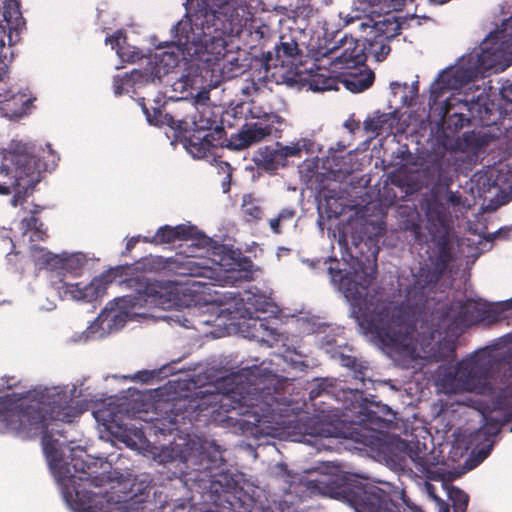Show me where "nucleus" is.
I'll return each instance as SVG.
<instances>
[{
  "label": "nucleus",
  "mask_w": 512,
  "mask_h": 512,
  "mask_svg": "<svg viewBox=\"0 0 512 512\" xmlns=\"http://www.w3.org/2000/svg\"><path fill=\"white\" fill-rule=\"evenodd\" d=\"M379 246L372 238L354 242L347 248L352 272L343 273L329 267L333 282L352 306V314L366 334L374 335L384 346L402 357L426 362L454 360L456 343L443 338L439 327L428 320L420 324L419 330L409 322L410 313L404 306L388 300L368 298L369 286L377 275Z\"/></svg>",
  "instance_id": "nucleus-1"
},
{
  "label": "nucleus",
  "mask_w": 512,
  "mask_h": 512,
  "mask_svg": "<svg viewBox=\"0 0 512 512\" xmlns=\"http://www.w3.org/2000/svg\"><path fill=\"white\" fill-rule=\"evenodd\" d=\"M61 397H49L35 391L13 392L0 396V432H11L23 439L41 436L44 454L57 482L62 486L65 497L80 502L81 512H127L121 502L97 501L87 487H101L105 475L93 476L89 457L81 447L71 449L70 461H63V453L58 447L54 434L63 436L59 422L71 423L77 415L74 407Z\"/></svg>",
  "instance_id": "nucleus-2"
},
{
  "label": "nucleus",
  "mask_w": 512,
  "mask_h": 512,
  "mask_svg": "<svg viewBox=\"0 0 512 512\" xmlns=\"http://www.w3.org/2000/svg\"><path fill=\"white\" fill-rule=\"evenodd\" d=\"M240 376H234L229 382L230 387L224 391L206 389L196 405L199 413L209 421L234 431L243 430L248 421L241 416H253L255 421H268L276 413L284 396L281 384L275 378H266L258 383H244Z\"/></svg>",
  "instance_id": "nucleus-3"
},
{
  "label": "nucleus",
  "mask_w": 512,
  "mask_h": 512,
  "mask_svg": "<svg viewBox=\"0 0 512 512\" xmlns=\"http://www.w3.org/2000/svg\"><path fill=\"white\" fill-rule=\"evenodd\" d=\"M238 0H202L204 7L174 26L178 50L189 57L224 49L226 36L233 33V17Z\"/></svg>",
  "instance_id": "nucleus-4"
},
{
  "label": "nucleus",
  "mask_w": 512,
  "mask_h": 512,
  "mask_svg": "<svg viewBox=\"0 0 512 512\" xmlns=\"http://www.w3.org/2000/svg\"><path fill=\"white\" fill-rule=\"evenodd\" d=\"M124 278L119 285L129 291L121 298L125 307L136 308L145 305L164 306L171 302V286L168 283L150 280L144 272H170L178 275H196L198 267L192 256L176 255L163 257L149 255L133 264H126Z\"/></svg>",
  "instance_id": "nucleus-5"
},
{
  "label": "nucleus",
  "mask_w": 512,
  "mask_h": 512,
  "mask_svg": "<svg viewBox=\"0 0 512 512\" xmlns=\"http://www.w3.org/2000/svg\"><path fill=\"white\" fill-rule=\"evenodd\" d=\"M391 0H353L350 11H340L339 17L349 25L360 21L359 29L368 32L363 37L367 57L373 56L377 62L383 61L390 52L389 42L397 34L399 25L388 18L375 20L373 15L380 17L389 8Z\"/></svg>",
  "instance_id": "nucleus-6"
},
{
  "label": "nucleus",
  "mask_w": 512,
  "mask_h": 512,
  "mask_svg": "<svg viewBox=\"0 0 512 512\" xmlns=\"http://www.w3.org/2000/svg\"><path fill=\"white\" fill-rule=\"evenodd\" d=\"M318 482L326 486L332 497L349 503L356 512H400L389 493L377 486L362 484L351 475L324 476ZM403 512L423 511L414 507Z\"/></svg>",
  "instance_id": "nucleus-7"
},
{
  "label": "nucleus",
  "mask_w": 512,
  "mask_h": 512,
  "mask_svg": "<svg viewBox=\"0 0 512 512\" xmlns=\"http://www.w3.org/2000/svg\"><path fill=\"white\" fill-rule=\"evenodd\" d=\"M512 47V16L505 19L501 28L491 33L479 46L474 49L460 64L457 65L468 83L483 78L485 73L491 70L496 71L501 58L503 48Z\"/></svg>",
  "instance_id": "nucleus-8"
},
{
  "label": "nucleus",
  "mask_w": 512,
  "mask_h": 512,
  "mask_svg": "<svg viewBox=\"0 0 512 512\" xmlns=\"http://www.w3.org/2000/svg\"><path fill=\"white\" fill-rule=\"evenodd\" d=\"M127 269H129L128 266H115L94 277L90 283L85 285L71 283L53 275L51 286L57 291L61 299L91 302L103 296L109 284L117 281V279L122 280Z\"/></svg>",
  "instance_id": "nucleus-9"
},
{
  "label": "nucleus",
  "mask_w": 512,
  "mask_h": 512,
  "mask_svg": "<svg viewBox=\"0 0 512 512\" xmlns=\"http://www.w3.org/2000/svg\"><path fill=\"white\" fill-rule=\"evenodd\" d=\"M490 368L491 360L484 353H475L444 376V386L453 391H473L485 383Z\"/></svg>",
  "instance_id": "nucleus-10"
},
{
  "label": "nucleus",
  "mask_w": 512,
  "mask_h": 512,
  "mask_svg": "<svg viewBox=\"0 0 512 512\" xmlns=\"http://www.w3.org/2000/svg\"><path fill=\"white\" fill-rule=\"evenodd\" d=\"M0 174L11 180L10 185L30 187L39 181V159L26 149L10 150L3 154Z\"/></svg>",
  "instance_id": "nucleus-11"
},
{
  "label": "nucleus",
  "mask_w": 512,
  "mask_h": 512,
  "mask_svg": "<svg viewBox=\"0 0 512 512\" xmlns=\"http://www.w3.org/2000/svg\"><path fill=\"white\" fill-rule=\"evenodd\" d=\"M31 255L35 264L39 269H44L49 272V281L53 275L66 280V274H77V272L84 266L85 258L81 254H71L61 256L48 251L46 248L32 245Z\"/></svg>",
  "instance_id": "nucleus-12"
},
{
  "label": "nucleus",
  "mask_w": 512,
  "mask_h": 512,
  "mask_svg": "<svg viewBox=\"0 0 512 512\" xmlns=\"http://www.w3.org/2000/svg\"><path fill=\"white\" fill-rule=\"evenodd\" d=\"M468 84V78H465L458 66L443 71L431 84L428 105L431 110L439 111L443 118L449 113L452 103L448 98L442 100V97L450 90H459Z\"/></svg>",
  "instance_id": "nucleus-13"
},
{
  "label": "nucleus",
  "mask_w": 512,
  "mask_h": 512,
  "mask_svg": "<svg viewBox=\"0 0 512 512\" xmlns=\"http://www.w3.org/2000/svg\"><path fill=\"white\" fill-rule=\"evenodd\" d=\"M322 57L332 56V63L340 69L365 67L367 52L363 40L344 36L337 45L319 52Z\"/></svg>",
  "instance_id": "nucleus-14"
},
{
  "label": "nucleus",
  "mask_w": 512,
  "mask_h": 512,
  "mask_svg": "<svg viewBox=\"0 0 512 512\" xmlns=\"http://www.w3.org/2000/svg\"><path fill=\"white\" fill-rule=\"evenodd\" d=\"M215 123V120L210 119H207L205 124H198L195 121L198 134L190 136L185 144L189 153L194 157L204 158L211 152L212 148L223 145L226 140V132L222 126L218 125L212 129L211 127Z\"/></svg>",
  "instance_id": "nucleus-15"
},
{
  "label": "nucleus",
  "mask_w": 512,
  "mask_h": 512,
  "mask_svg": "<svg viewBox=\"0 0 512 512\" xmlns=\"http://www.w3.org/2000/svg\"><path fill=\"white\" fill-rule=\"evenodd\" d=\"M143 242L154 245L171 244L176 241L192 240V245L207 248L210 246L211 238L199 233L195 226L180 224L175 227L164 225L157 229L151 237L144 236Z\"/></svg>",
  "instance_id": "nucleus-16"
},
{
  "label": "nucleus",
  "mask_w": 512,
  "mask_h": 512,
  "mask_svg": "<svg viewBox=\"0 0 512 512\" xmlns=\"http://www.w3.org/2000/svg\"><path fill=\"white\" fill-rule=\"evenodd\" d=\"M295 31L284 33L280 36L279 42L275 45L273 52H268L265 58L266 66L269 67H288L295 65L297 59L301 56L302 50L297 42ZM300 34V31H296Z\"/></svg>",
  "instance_id": "nucleus-17"
},
{
  "label": "nucleus",
  "mask_w": 512,
  "mask_h": 512,
  "mask_svg": "<svg viewBox=\"0 0 512 512\" xmlns=\"http://www.w3.org/2000/svg\"><path fill=\"white\" fill-rule=\"evenodd\" d=\"M396 447L403 450L411 459L416 470L426 477L432 478L434 468L439 464V459L432 451L428 450L425 443H421L420 441L408 443L398 439Z\"/></svg>",
  "instance_id": "nucleus-18"
},
{
  "label": "nucleus",
  "mask_w": 512,
  "mask_h": 512,
  "mask_svg": "<svg viewBox=\"0 0 512 512\" xmlns=\"http://www.w3.org/2000/svg\"><path fill=\"white\" fill-rule=\"evenodd\" d=\"M425 216L430 237L450 235L452 228L451 213L446 204L436 197L428 199L425 204Z\"/></svg>",
  "instance_id": "nucleus-19"
},
{
  "label": "nucleus",
  "mask_w": 512,
  "mask_h": 512,
  "mask_svg": "<svg viewBox=\"0 0 512 512\" xmlns=\"http://www.w3.org/2000/svg\"><path fill=\"white\" fill-rule=\"evenodd\" d=\"M273 123L255 122L251 125L245 124V129L232 135L228 141L227 147L234 150H242L250 145L263 140L272 134Z\"/></svg>",
  "instance_id": "nucleus-20"
},
{
  "label": "nucleus",
  "mask_w": 512,
  "mask_h": 512,
  "mask_svg": "<svg viewBox=\"0 0 512 512\" xmlns=\"http://www.w3.org/2000/svg\"><path fill=\"white\" fill-rule=\"evenodd\" d=\"M179 61V53L174 50L157 52L149 58L144 68V75L152 80H161L163 76L178 66Z\"/></svg>",
  "instance_id": "nucleus-21"
},
{
  "label": "nucleus",
  "mask_w": 512,
  "mask_h": 512,
  "mask_svg": "<svg viewBox=\"0 0 512 512\" xmlns=\"http://www.w3.org/2000/svg\"><path fill=\"white\" fill-rule=\"evenodd\" d=\"M3 96L0 98V112L6 118L19 119L31 109L33 99L26 92Z\"/></svg>",
  "instance_id": "nucleus-22"
},
{
  "label": "nucleus",
  "mask_w": 512,
  "mask_h": 512,
  "mask_svg": "<svg viewBox=\"0 0 512 512\" xmlns=\"http://www.w3.org/2000/svg\"><path fill=\"white\" fill-rule=\"evenodd\" d=\"M443 273L434 268V266L424 265L421 266L417 274H414V282L411 287L407 290V297H416L424 295L425 290L436 284L442 277Z\"/></svg>",
  "instance_id": "nucleus-23"
},
{
  "label": "nucleus",
  "mask_w": 512,
  "mask_h": 512,
  "mask_svg": "<svg viewBox=\"0 0 512 512\" xmlns=\"http://www.w3.org/2000/svg\"><path fill=\"white\" fill-rule=\"evenodd\" d=\"M252 161L258 169L266 172H274L280 166H284L277 147L273 148L271 146L260 147L254 153Z\"/></svg>",
  "instance_id": "nucleus-24"
},
{
  "label": "nucleus",
  "mask_w": 512,
  "mask_h": 512,
  "mask_svg": "<svg viewBox=\"0 0 512 512\" xmlns=\"http://www.w3.org/2000/svg\"><path fill=\"white\" fill-rule=\"evenodd\" d=\"M430 238L436 242L437 246L436 255L430 258L431 265L444 274L453 258L450 237L449 235H440Z\"/></svg>",
  "instance_id": "nucleus-25"
},
{
  "label": "nucleus",
  "mask_w": 512,
  "mask_h": 512,
  "mask_svg": "<svg viewBox=\"0 0 512 512\" xmlns=\"http://www.w3.org/2000/svg\"><path fill=\"white\" fill-rule=\"evenodd\" d=\"M328 72L324 68L317 67L316 71L309 76V88L314 92L339 90V83H341L339 78L329 75Z\"/></svg>",
  "instance_id": "nucleus-26"
},
{
  "label": "nucleus",
  "mask_w": 512,
  "mask_h": 512,
  "mask_svg": "<svg viewBox=\"0 0 512 512\" xmlns=\"http://www.w3.org/2000/svg\"><path fill=\"white\" fill-rule=\"evenodd\" d=\"M375 74L371 70H360L358 73L345 75L340 82L353 93H359L368 89L374 82Z\"/></svg>",
  "instance_id": "nucleus-27"
},
{
  "label": "nucleus",
  "mask_w": 512,
  "mask_h": 512,
  "mask_svg": "<svg viewBox=\"0 0 512 512\" xmlns=\"http://www.w3.org/2000/svg\"><path fill=\"white\" fill-rule=\"evenodd\" d=\"M244 220L248 223L257 222L262 219L263 209L260 201L252 194H244L240 207Z\"/></svg>",
  "instance_id": "nucleus-28"
},
{
  "label": "nucleus",
  "mask_w": 512,
  "mask_h": 512,
  "mask_svg": "<svg viewBox=\"0 0 512 512\" xmlns=\"http://www.w3.org/2000/svg\"><path fill=\"white\" fill-rule=\"evenodd\" d=\"M0 16L7 22L10 28L18 27L23 23L18 0H0Z\"/></svg>",
  "instance_id": "nucleus-29"
},
{
  "label": "nucleus",
  "mask_w": 512,
  "mask_h": 512,
  "mask_svg": "<svg viewBox=\"0 0 512 512\" xmlns=\"http://www.w3.org/2000/svg\"><path fill=\"white\" fill-rule=\"evenodd\" d=\"M505 377L506 384L499 389L492 403L495 410L512 412V371Z\"/></svg>",
  "instance_id": "nucleus-30"
},
{
  "label": "nucleus",
  "mask_w": 512,
  "mask_h": 512,
  "mask_svg": "<svg viewBox=\"0 0 512 512\" xmlns=\"http://www.w3.org/2000/svg\"><path fill=\"white\" fill-rule=\"evenodd\" d=\"M120 440L133 449H144L148 444L143 430L135 426L125 427L120 436Z\"/></svg>",
  "instance_id": "nucleus-31"
},
{
  "label": "nucleus",
  "mask_w": 512,
  "mask_h": 512,
  "mask_svg": "<svg viewBox=\"0 0 512 512\" xmlns=\"http://www.w3.org/2000/svg\"><path fill=\"white\" fill-rule=\"evenodd\" d=\"M341 362L344 367L352 371L353 378L361 383V387H365V381L368 378V366L353 356H342Z\"/></svg>",
  "instance_id": "nucleus-32"
},
{
  "label": "nucleus",
  "mask_w": 512,
  "mask_h": 512,
  "mask_svg": "<svg viewBox=\"0 0 512 512\" xmlns=\"http://www.w3.org/2000/svg\"><path fill=\"white\" fill-rule=\"evenodd\" d=\"M142 77V72L138 70H133L130 73H125L123 76H117L113 81L114 93L116 95H121L125 92L129 91V88H132L134 83L138 81L139 78Z\"/></svg>",
  "instance_id": "nucleus-33"
},
{
  "label": "nucleus",
  "mask_w": 512,
  "mask_h": 512,
  "mask_svg": "<svg viewBox=\"0 0 512 512\" xmlns=\"http://www.w3.org/2000/svg\"><path fill=\"white\" fill-rule=\"evenodd\" d=\"M443 166V162L436 161L427 167L426 172L432 176L435 185L448 187L452 183V178Z\"/></svg>",
  "instance_id": "nucleus-34"
},
{
  "label": "nucleus",
  "mask_w": 512,
  "mask_h": 512,
  "mask_svg": "<svg viewBox=\"0 0 512 512\" xmlns=\"http://www.w3.org/2000/svg\"><path fill=\"white\" fill-rule=\"evenodd\" d=\"M144 114L146 115V118L150 124H153L155 126H162V125H171L173 122V117L167 113H164L163 110L159 107L152 108V111H150L144 103L141 104Z\"/></svg>",
  "instance_id": "nucleus-35"
},
{
  "label": "nucleus",
  "mask_w": 512,
  "mask_h": 512,
  "mask_svg": "<svg viewBox=\"0 0 512 512\" xmlns=\"http://www.w3.org/2000/svg\"><path fill=\"white\" fill-rule=\"evenodd\" d=\"M248 117L252 119L263 120L265 123H274L279 121V116L274 112H266L257 105L255 101H251L246 107Z\"/></svg>",
  "instance_id": "nucleus-36"
},
{
  "label": "nucleus",
  "mask_w": 512,
  "mask_h": 512,
  "mask_svg": "<svg viewBox=\"0 0 512 512\" xmlns=\"http://www.w3.org/2000/svg\"><path fill=\"white\" fill-rule=\"evenodd\" d=\"M389 121V116L385 113L376 115L372 118H367L364 121V129L367 132H371L376 136L382 134L385 129V125Z\"/></svg>",
  "instance_id": "nucleus-37"
},
{
  "label": "nucleus",
  "mask_w": 512,
  "mask_h": 512,
  "mask_svg": "<svg viewBox=\"0 0 512 512\" xmlns=\"http://www.w3.org/2000/svg\"><path fill=\"white\" fill-rule=\"evenodd\" d=\"M449 498L452 501L454 512H466L469 496L467 493L459 488H451L449 491Z\"/></svg>",
  "instance_id": "nucleus-38"
},
{
  "label": "nucleus",
  "mask_w": 512,
  "mask_h": 512,
  "mask_svg": "<svg viewBox=\"0 0 512 512\" xmlns=\"http://www.w3.org/2000/svg\"><path fill=\"white\" fill-rule=\"evenodd\" d=\"M266 83L262 77L251 78L245 81V85L241 88V92L244 96L251 97L257 96L265 92Z\"/></svg>",
  "instance_id": "nucleus-39"
},
{
  "label": "nucleus",
  "mask_w": 512,
  "mask_h": 512,
  "mask_svg": "<svg viewBox=\"0 0 512 512\" xmlns=\"http://www.w3.org/2000/svg\"><path fill=\"white\" fill-rule=\"evenodd\" d=\"M19 27L20 25L18 27L10 28L7 22L3 19V16H0V81L6 74V65L4 62L6 56L3 54V49L5 47L6 29H9L10 31L18 30Z\"/></svg>",
  "instance_id": "nucleus-40"
},
{
  "label": "nucleus",
  "mask_w": 512,
  "mask_h": 512,
  "mask_svg": "<svg viewBox=\"0 0 512 512\" xmlns=\"http://www.w3.org/2000/svg\"><path fill=\"white\" fill-rule=\"evenodd\" d=\"M489 313L494 320H501L512 316V298L506 301L496 303Z\"/></svg>",
  "instance_id": "nucleus-41"
},
{
  "label": "nucleus",
  "mask_w": 512,
  "mask_h": 512,
  "mask_svg": "<svg viewBox=\"0 0 512 512\" xmlns=\"http://www.w3.org/2000/svg\"><path fill=\"white\" fill-rule=\"evenodd\" d=\"M404 229L410 233L415 242L422 244L428 241V235L423 231L419 221L408 220L405 223Z\"/></svg>",
  "instance_id": "nucleus-42"
},
{
  "label": "nucleus",
  "mask_w": 512,
  "mask_h": 512,
  "mask_svg": "<svg viewBox=\"0 0 512 512\" xmlns=\"http://www.w3.org/2000/svg\"><path fill=\"white\" fill-rule=\"evenodd\" d=\"M303 147L304 144L300 145L299 142L286 146H282L279 143H277V150L279 152L280 157L282 158L283 165L285 166L287 158L299 157Z\"/></svg>",
  "instance_id": "nucleus-43"
},
{
  "label": "nucleus",
  "mask_w": 512,
  "mask_h": 512,
  "mask_svg": "<svg viewBox=\"0 0 512 512\" xmlns=\"http://www.w3.org/2000/svg\"><path fill=\"white\" fill-rule=\"evenodd\" d=\"M259 326L260 329L263 330L260 336L261 341L266 343L269 347H272L274 342L279 340L280 334L276 329L265 326L262 321L259 322Z\"/></svg>",
  "instance_id": "nucleus-44"
},
{
  "label": "nucleus",
  "mask_w": 512,
  "mask_h": 512,
  "mask_svg": "<svg viewBox=\"0 0 512 512\" xmlns=\"http://www.w3.org/2000/svg\"><path fill=\"white\" fill-rule=\"evenodd\" d=\"M238 266L240 267L239 271L241 272L240 277L247 281L252 280V278H253V270H252L253 262L249 258L244 257L239 261Z\"/></svg>",
  "instance_id": "nucleus-45"
},
{
  "label": "nucleus",
  "mask_w": 512,
  "mask_h": 512,
  "mask_svg": "<svg viewBox=\"0 0 512 512\" xmlns=\"http://www.w3.org/2000/svg\"><path fill=\"white\" fill-rule=\"evenodd\" d=\"M38 225L43 226V222L36 216L31 215L21 220L20 229L23 231V234H26L29 231L32 232Z\"/></svg>",
  "instance_id": "nucleus-46"
},
{
  "label": "nucleus",
  "mask_w": 512,
  "mask_h": 512,
  "mask_svg": "<svg viewBox=\"0 0 512 512\" xmlns=\"http://www.w3.org/2000/svg\"><path fill=\"white\" fill-rule=\"evenodd\" d=\"M455 321L457 324L464 327H469L472 325L473 319L471 316H469L468 307H466L465 305L460 306V310Z\"/></svg>",
  "instance_id": "nucleus-47"
},
{
  "label": "nucleus",
  "mask_w": 512,
  "mask_h": 512,
  "mask_svg": "<svg viewBox=\"0 0 512 512\" xmlns=\"http://www.w3.org/2000/svg\"><path fill=\"white\" fill-rule=\"evenodd\" d=\"M48 238L47 229L43 226H37L30 235L31 241H45Z\"/></svg>",
  "instance_id": "nucleus-48"
},
{
  "label": "nucleus",
  "mask_w": 512,
  "mask_h": 512,
  "mask_svg": "<svg viewBox=\"0 0 512 512\" xmlns=\"http://www.w3.org/2000/svg\"><path fill=\"white\" fill-rule=\"evenodd\" d=\"M1 389L11 390L20 385V380H17L15 376H3L2 377Z\"/></svg>",
  "instance_id": "nucleus-49"
},
{
  "label": "nucleus",
  "mask_w": 512,
  "mask_h": 512,
  "mask_svg": "<svg viewBox=\"0 0 512 512\" xmlns=\"http://www.w3.org/2000/svg\"><path fill=\"white\" fill-rule=\"evenodd\" d=\"M410 93H411L410 96L406 95L403 97V103L407 106H412L415 98L418 95V81L413 83Z\"/></svg>",
  "instance_id": "nucleus-50"
},
{
  "label": "nucleus",
  "mask_w": 512,
  "mask_h": 512,
  "mask_svg": "<svg viewBox=\"0 0 512 512\" xmlns=\"http://www.w3.org/2000/svg\"><path fill=\"white\" fill-rule=\"evenodd\" d=\"M232 115L234 118H242V115H245L244 118L247 119L248 115L246 112V105L245 103H239L235 105L232 109Z\"/></svg>",
  "instance_id": "nucleus-51"
},
{
  "label": "nucleus",
  "mask_w": 512,
  "mask_h": 512,
  "mask_svg": "<svg viewBox=\"0 0 512 512\" xmlns=\"http://www.w3.org/2000/svg\"><path fill=\"white\" fill-rule=\"evenodd\" d=\"M501 95L508 103L512 105V82L501 89Z\"/></svg>",
  "instance_id": "nucleus-52"
},
{
  "label": "nucleus",
  "mask_w": 512,
  "mask_h": 512,
  "mask_svg": "<svg viewBox=\"0 0 512 512\" xmlns=\"http://www.w3.org/2000/svg\"><path fill=\"white\" fill-rule=\"evenodd\" d=\"M295 215V211L291 209H283L279 212L278 218L280 221L291 220Z\"/></svg>",
  "instance_id": "nucleus-53"
},
{
  "label": "nucleus",
  "mask_w": 512,
  "mask_h": 512,
  "mask_svg": "<svg viewBox=\"0 0 512 512\" xmlns=\"http://www.w3.org/2000/svg\"><path fill=\"white\" fill-rule=\"evenodd\" d=\"M509 232H510V229H508V228H500L499 230H497L496 232L491 234V239L492 240L499 239V238L506 239L508 237Z\"/></svg>",
  "instance_id": "nucleus-54"
},
{
  "label": "nucleus",
  "mask_w": 512,
  "mask_h": 512,
  "mask_svg": "<svg viewBox=\"0 0 512 512\" xmlns=\"http://www.w3.org/2000/svg\"><path fill=\"white\" fill-rule=\"evenodd\" d=\"M139 239H140L139 236H137V237L134 236V237H131L130 239H128V241L126 243L125 251L123 252V254L129 253L139 242Z\"/></svg>",
  "instance_id": "nucleus-55"
},
{
  "label": "nucleus",
  "mask_w": 512,
  "mask_h": 512,
  "mask_svg": "<svg viewBox=\"0 0 512 512\" xmlns=\"http://www.w3.org/2000/svg\"><path fill=\"white\" fill-rule=\"evenodd\" d=\"M280 219L278 217L276 218H272L270 219V227L272 229V231L276 234H280L281 233V230H280Z\"/></svg>",
  "instance_id": "nucleus-56"
},
{
  "label": "nucleus",
  "mask_w": 512,
  "mask_h": 512,
  "mask_svg": "<svg viewBox=\"0 0 512 512\" xmlns=\"http://www.w3.org/2000/svg\"><path fill=\"white\" fill-rule=\"evenodd\" d=\"M120 37L118 35H112L106 38V44H110L113 49L119 46Z\"/></svg>",
  "instance_id": "nucleus-57"
},
{
  "label": "nucleus",
  "mask_w": 512,
  "mask_h": 512,
  "mask_svg": "<svg viewBox=\"0 0 512 512\" xmlns=\"http://www.w3.org/2000/svg\"><path fill=\"white\" fill-rule=\"evenodd\" d=\"M447 201L453 205H458L460 204V196L452 191H449Z\"/></svg>",
  "instance_id": "nucleus-58"
},
{
  "label": "nucleus",
  "mask_w": 512,
  "mask_h": 512,
  "mask_svg": "<svg viewBox=\"0 0 512 512\" xmlns=\"http://www.w3.org/2000/svg\"><path fill=\"white\" fill-rule=\"evenodd\" d=\"M323 393H326V389H321V384H319L317 389H312L310 391V398L318 397Z\"/></svg>",
  "instance_id": "nucleus-59"
},
{
  "label": "nucleus",
  "mask_w": 512,
  "mask_h": 512,
  "mask_svg": "<svg viewBox=\"0 0 512 512\" xmlns=\"http://www.w3.org/2000/svg\"><path fill=\"white\" fill-rule=\"evenodd\" d=\"M0 194L1 195H8V194H10V186L7 185L6 182L0 183Z\"/></svg>",
  "instance_id": "nucleus-60"
},
{
  "label": "nucleus",
  "mask_w": 512,
  "mask_h": 512,
  "mask_svg": "<svg viewBox=\"0 0 512 512\" xmlns=\"http://www.w3.org/2000/svg\"><path fill=\"white\" fill-rule=\"evenodd\" d=\"M367 445H376L377 447H380L382 446V443H381V439L376 437V438H373L371 437V439H369L367 442H366Z\"/></svg>",
  "instance_id": "nucleus-61"
},
{
  "label": "nucleus",
  "mask_w": 512,
  "mask_h": 512,
  "mask_svg": "<svg viewBox=\"0 0 512 512\" xmlns=\"http://www.w3.org/2000/svg\"><path fill=\"white\" fill-rule=\"evenodd\" d=\"M400 87L407 88V84H406V83L401 84V83H399V82H392V83H391V88H392L393 90H395L396 88H400Z\"/></svg>",
  "instance_id": "nucleus-62"
},
{
  "label": "nucleus",
  "mask_w": 512,
  "mask_h": 512,
  "mask_svg": "<svg viewBox=\"0 0 512 512\" xmlns=\"http://www.w3.org/2000/svg\"><path fill=\"white\" fill-rule=\"evenodd\" d=\"M225 166H226V168L229 171L228 174H227V178H228V181H230V179H231V166H230L229 163H225Z\"/></svg>",
  "instance_id": "nucleus-63"
},
{
  "label": "nucleus",
  "mask_w": 512,
  "mask_h": 512,
  "mask_svg": "<svg viewBox=\"0 0 512 512\" xmlns=\"http://www.w3.org/2000/svg\"><path fill=\"white\" fill-rule=\"evenodd\" d=\"M42 207L40 206H35L34 209L31 211L32 212V215L35 216V214L39 213L41 211Z\"/></svg>",
  "instance_id": "nucleus-64"
}]
</instances>
